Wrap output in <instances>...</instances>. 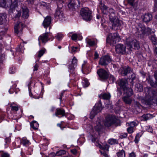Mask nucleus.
<instances>
[{"label":"nucleus","mask_w":157,"mask_h":157,"mask_svg":"<svg viewBox=\"0 0 157 157\" xmlns=\"http://www.w3.org/2000/svg\"><path fill=\"white\" fill-rule=\"evenodd\" d=\"M100 152L101 153V155H103L105 157H109V156L106 153V152L105 151H100Z\"/></svg>","instance_id":"nucleus-57"},{"label":"nucleus","mask_w":157,"mask_h":157,"mask_svg":"<svg viewBox=\"0 0 157 157\" xmlns=\"http://www.w3.org/2000/svg\"><path fill=\"white\" fill-rule=\"evenodd\" d=\"M121 74L123 76L126 75L130 73L132 71V69L128 66H126L121 68Z\"/></svg>","instance_id":"nucleus-12"},{"label":"nucleus","mask_w":157,"mask_h":157,"mask_svg":"<svg viewBox=\"0 0 157 157\" xmlns=\"http://www.w3.org/2000/svg\"><path fill=\"white\" fill-rule=\"evenodd\" d=\"M23 45L22 44L20 45L19 47L17 48L16 49V52L21 53H22L25 49L23 48Z\"/></svg>","instance_id":"nucleus-38"},{"label":"nucleus","mask_w":157,"mask_h":157,"mask_svg":"<svg viewBox=\"0 0 157 157\" xmlns=\"http://www.w3.org/2000/svg\"><path fill=\"white\" fill-rule=\"evenodd\" d=\"M78 36H80V35L78 36L76 34H73L71 36V39L73 40H75L77 39Z\"/></svg>","instance_id":"nucleus-47"},{"label":"nucleus","mask_w":157,"mask_h":157,"mask_svg":"<svg viewBox=\"0 0 157 157\" xmlns=\"http://www.w3.org/2000/svg\"><path fill=\"white\" fill-rule=\"evenodd\" d=\"M117 82L121 89H123L124 91H125V89L128 84L126 80L123 79H121L117 81Z\"/></svg>","instance_id":"nucleus-14"},{"label":"nucleus","mask_w":157,"mask_h":157,"mask_svg":"<svg viewBox=\"0 0 157 157\" xmlns=\"http://www.w3.org/2000/svg\"><path fill=\"white\" fill-rule=\"evenodd\" d=\"M146 130L148 132H150L151 133H152L153 132V129L150 126H146Z\"/></svg>","instance_id":"nucleus-45"},{"label":"nucleus","mask_w":157,"mask_h":157,"mask_svg":"<svg viewBox=\"0 0 157 157\" xmlns=\"http://www.w3.org/2000/svg\"><path fill=\"white\" fill-rule=\"evenodd\" d=\"M99 6L102 12L104 14H106L107 11V7L104 4L101 2L100 3Z\"/></svg>","instance_id":"nucleus-27"},{"label":"nucleus","mask_w":157,"mask_h":157,"mask_svg":"<svg viewBox=\"0 0 157 157\" xmlns=\"http://www.w3.org/2000/svg\"><path fill=\"white\" fill-rule=\"evenodd\" d=\"M10 107H11V109L12 110H14L17 111L18 110V107L11 105Z\"/></svg>","instance_id":"nucleus-52"},{"label":"nucleus","mask_w":157,"mask_h":157,"mask_svg":"<svg viewBox=\"0 0 157 157\" xmlns=\"http://www.w3.org/2000/svg\"><path fill=\"white\" fill-rule=\"evenodd\" d=\"M109 21L112 24V30H117L120 28L121 21L115 16V14H111L109 16Z\"/></svg>","instance_id":"nucleus-2"},{"label":"nucleus","mask_w":157,"mask_h":157,"mask_svg":"<svg viewBox=\"0 0 157 157\" xmlns=\"http://www.w3.org/2000/svg\"><path fill=\"white\" fill-rule=\"evenodd\" d=\"M127 131L129 133H132L133 132V128L129 126V127L127 128Z\"/></svg>","instance_id":"nucleus-50"},{"label":"nucleus","mask_w":157,"mask_h":157,"mask_svg":"<svg viewBox=\"0 0 157 157\" xmlns=\"http://www.w3.org/2000/svg\"><path fill=\"white\" fill-rule=\"evenodd\" d=\"M127 136V134L126 133H122L121 134V138H124L126 137Z\"/></svg>","instance_id":"nucleus-59"},{"label":"nucleus","mask_w":157,"mask_h":157,"mask_svg":"<svg viewBox=\"0 0 157 157\" xmlns=\"http://www.w3.org/2000/svg\"><path fill=\"white\" fill-rule=\"evenodd\" d=\"M21 143L24 146L27 147L30 144V142L26 137H23L21 140Z\"/></svg>","instance_id":"nucleus-26"},{"label":"nucleus","mask_w":157,"mask_h":157,"mask_svg":"<svg viewBox=\"0 0 157 157\" xmlns=\"http://www.w3.org/2000/svg\"><path fill=\"white\" fill-rule=\"evenodd\" d=\"M1 157H10V155L7 153L3 152L1 154Z\"/></svg>","instance_id":"nucleus-55"},{"label":"nucleus","mask_w":157,"mask_h":157,"mask_svg":"<svg viewBox=\"0 0 157 157\" xmlns=\"http://www.w3.org/2000/svg\"><path fill=\"white\" fill-rule=\"evenodd\" d=\"M65 112L64 109L58 108L56 109L55 115L57 116L60 115L63 117L65 116Z\"/></svg>","instance_id":"nucleus-19"},{"label":"nucleus","mask_w":157,"mask_h":157,"mask_svg":"<svg viewBox=\"0 0 157 157\" xmlns=\"http://www.w3.org/2000/svg\"><path fill=\"white\" fill-rule=\"evenodd\" d=\"M154 76L156 80L155 82H154L153 80L150 79L149 80L148 82L152 86L156 87L157 86V71L155 72Z\"/></svg>","instance_id":"nucleus-23"},{"label":"nucleus","mask_w":157,"mask_h":157,"mask_svg":"<svg viewBox=\"0 0 157 157\" xmlns=\"http://www.w3.org/2000/svg\"><path fill=\"white\" fill-rule=\"evenodd\" d=\"M22 17L25 19H27L29 17V11L28 9L26 7L22 8Z\"/></svg>","instance_id":"nucleus-21"},{"label":"nucleus","mask_w":157,"mask_h":157,"mask_svg":"<svg viewBox=\"0 0 157 157\" xmlns=\"http://www.w3.org/2000/svg\"><path fill=\"white\" fill-rule=\"evenodd\" d=\"M62 7V6L59 7L58 5V7L54 14L55 18L60 20H63L64 18V15Z\"/></svg>","instance_id":"nucleus-6"},{"label":"nucleus","mask_w":157,"mask_h":157,"mask_svg":"<svg viewBox=\"0 0 157 157\" xmlns=\"http://www.w3.org/2000/svg\"><path fill=\"white\" fill-rule=\"evenodd\" d=\"M76 3L75 0H70V2L68 4V7L70 9L74 8Z\"/></svg>","instance_id":"nucleus-31"},{"label":"nucleus","mask_w":157,"mask_h":157,"mask_svg":"<svg viewBox=\"0 0 157 157\" xmlns=\"http://www.w3.org/2000/svg\"><path fill=\"white\" fill-rule=\"evenodd\" d=\"M115 117L111 115H109L106 117L104 124L105 126L109 127L115 123Z\"/></svg>","instance_id":"nucleus-8"},{"label":"nucleus","mask_w":157,"mask_h":157,"mask_svg":"<svg viewBox=\"0 0 157 157\" xmlns=\"http://www.w3.org/2000/svg\"><path fill=\"white\" fill-rule=\"evenodd\" d=\"M145 35H147L150 34H153V32L152 31L151 29L149 28H145Z\"/></svg>","instance_id":"nucleus-37"},{"label":"nucleus","mask_w":157,"mask_h":157,"mask_svg":"<svg viewBox=\"0 0 157 157\" xmlns=\"http://www.w3.org/2000/svg\"><path fill=\"white\" fill-rule=\"evenodd\" d=\"M31 127L34 129H37L38 127V124L36 121H33L30 124Z\"/></svg>","instance_id":"nucleus-32"},{"label":"nucleus","mask_w":157,"mask_h":157,"mask_svg":"<svg viewBox=\"0 0 157 157\" xmlns=\"http://www.w3.org/2000/svg\"><path fill=\"white\" fill-rule=\"evenodd\" d=\"M50 155L52 157H54L55 156L57 155V154L56 153L54 152H52L50 154Z\"/></svg>","instance_id":"nucleus-63"},{"label":"nucleus","mask_w":157,"mask_h":157,"mask_svg":"<svg viewBox=\"0 0 157 157\" xmlns=\"http://www.w3.org/2000/svg\"><path fill=\"white\" fill-rule=\"evenodd\" d=\"M51 17L49 16H47L45 18L43 23L44 27L46 29L47 27H49V30L51 28V27L49 26V25L51 23Z\"/></svg>","instance_id":"nucleus-18"},{"label":"nucleus","mask_w":157,"mask_h":157,"mask_svg":"<svg viewBox=\"0 0 157 157\" xmlns=\"http://www.w3.org/2000/svg\"><path fill=\"white\" fill-rule=\"evenodd\" d=\"M121 38L118 34L116 33L113 34H111L109 35L106 39V42L113 45L119 42Z\"/></svg>","instance_id":"nucleus-3"},{"label":"nucleus","mask_w":157,"mask_h":157,"mask_svg":"<svg viewBox=\"0 0 157 157\" xmlns=\"http://www.w3.org/2000/svg\"><path fill=\"white\" fill-rule=\"evenodd\" d=\"M137 33L141 36H143L145 35V27L143 25H140L137 28Z\"/></svg>","instance_id":"nucleus-16"},{"label":"nucleus","mask_w":157,"mask_h":157,"mask_svg":"<svg viewBox=\"0 0 157 157\" xmlns=\"http://www.w3.org/2000/svg\"><path fill=\"white\" fill-rule=\"evenodd\" d=\"M128 4L133 7L136 6L138 1L136 0H126Z\"/></svg>","instance_id":"nucleus-28"},{"label":"nucleus","mask_w":157,"mask_h":157,"mask_svg":"<svg viewBox=\"0 0 157 157\" xmlns=\"http://www.w3.org/2000/svg\"><path fill=\"white\" fill-rule=\"evenodd\" d=\"M82 85L83 87H86L88 86L89 83L88 80L86 79H84L82 82Z\"/></svg>","instance_id":"nucleus-41"},{"label":"nucleus","mask_w":157,"mask_h":157,"mask_svg":"<svg viewBox=\"0 0 157 157\" xmlns=\"http://www.w3.org/2000/svg\"><path fill=\"white\" fill-rule=\"evenodd\" d=\"M6 17L7 16L6 14H0V24H2L6 22Z\"/></svg>","instance_id":"nucleus-24"},{"label":"nucleus","mask_w":157,"mask_h":157,"mask_svg":"<svg viewBox=\"0 0 157 157\" xmlns=\"http://www.w3.org/2000/svg\"><path fill=\"white\" fill-rule=\"evenodd\" d=\"M38 67V65L37 63H36L34 66L33 71H36L37 70V68Z\"/></svg>","instance_id":"nucleus-61"},{"label":"nucleus","mask_w":157,"mask_h":157,"mask_svg":"<svg viewBox=\"0 0 157 157\" xmlns=\"http://www.w3.org/2000/svg\"><path fill=\"white\" fill-rule=\"evenodd\" d=\"M50 38H49V32H46L45 33H43L41 35H40L38 38V40L39 41V44H40V41L44 44L48 42V40H50Z\"/></svg>","instance_id":"nucleus-9"},{"label":"nucleus","mask_w":157,"mask_h":157,"mask_svg":"<svg viewBox=\"0 0 157 157\" xmlns=\"http://www.w3.org/2000/svg\"><path fill=\"white\" fill-rule=\"evenodd\" d=\"M56 38L58 40H60L63 37V35L61 33H58L55 36Z\"/></svg>","instance_id":"nucleus-43"},{"label":"nucleus","mask_w":157,"mask_h":157,"mask_svg":"<svg viewBox=\"0 0 157 157\" xmlns=\"http://www.w3.org/2000/svg\"><path fill=\"white\" fill-rule=\"evenodd\" d=\"M134 105L136 107H140L141 106L140 103L137 101H134Z\"/></svg>","instance_id":"nucleus-53"},{"label":"nucleus","mask_w":157,"mask_h":157,"mask_svg":"<svg viewBox=\"0 0 157 157\" xmlns=\"http://www.w3.org/2000/svg\"><path fill=\"white\" fill-rule=\"evenodd\" d=\"M46 50L45 48L42 49L39 51L38 56L39 58L41 57L44 53Z\"/></svg>","instance_id":"nucleus-40"},{"label":"nucleus","mask_w":157,"mask_h":157,"mask_svg":"<svg viewBox=\"0 0 157 157\" xmlns=\"http://www.w3.org/2000/svg\"><path fill=\"white\" fill-rule=\"evenodd\" d=\"M18 0H14L13 3L12 2L11 7H15L17 6Z\"/></svg>","instance_id":"nucleus-49"},{"label":"nucleus","mask_w":157,"mask_h":157,"mask_svg":"<svg viewBox=\"0 0 157 157\" xmlns=\"http://www.w3.org/2000/svg\"><path fill=\"white\" fill-rule=\"evenodd\" d=\"M77 60L75 57H74L72 61L71 64L69 66V68L70 70H74L77 66Z\"/></svg>","instance_id":"nucleus-22"},{"label":"nucleus","mask_w":157,"mask_h":157,"mask_svg":"<svg viewBox=\"0 0 157 157\" xmlns=\"http://www.w3.org/2000/svg\"><path fill=\"white\" fill-rule=\"evenodd\" d=\"M149 38L153 44L156 45L157 44L156 40L154 35H152L151 36H150Z\"/></svg>","instance_id":"nucleus-36"},{"label":"nucleus","mask_w":157,"mask_h":157,"mask_svg":"<svg viewBox=\"0 0 157 157\" xmlns=\"http://www.w3.org/2000/svg\"><path fill=\"white\" fill-rule=\"evenodd\" d=\"M15 69L14 67H12L10 68L9 72L10 74H13L15 73Z\"/></svg>","instance_id":"nucleus-48"},{"label":"nucleus","mask_w":157,"mask_h":157,"mask_svg":"<svg viewBox=\"0 0 157 157\" xmlns=\"http://www.w3.org/2000/svg\"><path fill=\"white\" fill-rule=\"evenodd\" d=\"M80 14L83 19L86 21H90L92 18L91 11L88 8H82Z\"/></svg>","instance_id":"nucleus-4"},{"label":"nucleus","mask_w":157,"mask_h":157,"mask_svg":"<svg viewBox=\"0 0 157 157\" xmlns=\"http://www.w3.org/2000/svg\"><path fill=\"white\" fill-rule=\"evenodd\" d=\"M115 50L117 53L124 54L131 53V46L129 44L126 46L120 44H117L115 46Z\"/></svg>","instance_id":"nucleus-1"},{"label":"nucleus","mask_w":157,"mask_h":157,"mask_svg":"<svg viewBox=\"0 0 157 157\" xmlns=\"http://www.w3.org/2000/svg\"><path fill=\"white\" fill-rule=\"evenodd\" d=\"M116 141L117 140H116L113 139H110L108 140L109 143L111 144H115L116 142Z\"/></svg>","instance_id":"nucleus-46"},{"label":"nucleus","mask_w":157,"mask_h":157,"mask_svg":"<svg viewBox=\"0 0 157 157\" xmlns=\"http://www.w3.org/2000/svg\"><path fill=\"white\" fill-rule=\"evenodd\" d=\"M20 25L22 27H23L24 26V24L21 22H20L18 24H16L14 26L15 33L18 36H20L22 34V28H20Z\"/></svg>","instance_id":"nucleus-13"},{"label":"nucleus","mask_w":157,"mask_h":157,"mask_svg":"<svg viewBox=\"0 0 157 157\" xmlns=\"http://www.w3.org/2000/svg\"><path fill=\"white\" fill-rule=\"evenodd\" d=\"M21 129V128L19 125H16L15 127V130H20Z\"/></svg>","instance_id":"nucleus-64"},{"label":"nucleus","mask_w":157,"mask_h":157,"mask_svg":"<svg viewBox=\"0 0 157 157\" xmlns=\"http://www.w3.org/2000/svg\"><path fill=\"white\" fill-rule=\"evenodd\" d=\"M102 105L100 102L97 103L90 114V118L91 119L94 118L95 116L98 113L100 112L102 109Z\"/></svg>","instance_id":"nucleus-5"},{"label":"nucleus","mask_w":157,"mask_h":157,"mask_svg":"<svg viewBox=\"0 0 157 157\" xmlns=\"http://www.w3.org/2000/svg\"><path fill=\"white\" fill-rule=\"evenodd\" d=\"M12 4V0H0V5L3 7H11Z\"/></svg>","instance_id":"nucleus-15"},{"label":"nucleus","mask_w":157,"mask_h":157,"mask_svg":"<svg viewBox=\"0 0 157 157\" xmlns=\"http://www.w3.org/2000/svg\"><path fill=\"white\" fill-rule=\"evenodd\" d=\"M136 77V75L134 73H133L131 75V78L132 79V81H133L134 79H135Z\"/></svg>","instance_id":"nucleus-60"},{"label":"nucleus","mask_w":157,"mask_h":157,"mask_svg":"<svg viewBox=\"0 0 157 157\" xmlns=\"http://www.w3.org/2000/svg\"><path fill=\"white\" fill-rule=\"evenodd\" d=\"M124 91V93L126 94V96H131L133 94V90L131 88H128L127 87L125 91Z\"/></svg>","instance_id":"nucleus-30"},{"label":"nucleus","mask_w":157,"mask_h":157,"mask_svg":"<svg viewBox=\"0 0 157 157\" xmlns=\"http://www.w3.org/2000/svg\"><path fill=\"white\" fill-rule=\"evenodd\" d=\"M109 80L110 82L111 83H113V82L115 80V79L113 76L110 75H109Z\"/></svg>","instance_id":"nucleus-44"},{"label":"nucleus","mask_w":157,"mask_h":157,"mask_svg":"<svg viewBox=\"0 0 157 157\" xmlns=\"http://www.w3.org/2000/svg\"><path fill=\"white\" fill-rule=\"evenodd\" d=\"M136 89L137 91L141 92L143 90V86L140 83H137L136 85Z\"/></svg>","instance_id":"nucleus-33"},{"label":"nucleus","mask_w":157,"mask_h":157,"mask_svg":"<svg viewBox=\"0 0 157 157\" xmlns=\"http://www.w3.org/2000/svg\"><path fill=\"white\" fill-rule=\"evenodd\" d=\"M71 52L72 53H75L76 52H77V50L78 48V47H71Z\"/></svg>","instance_id":"nucleus-54"},{"label":"nucleus","mask_w":157,"mask_h":157,"mask_svg":"<svg viewBox=\"0 0 157 157\" xmlns=\"http://www.w3.org/2000/svg\"><path fill=\"white\" fill-rule=\"evenodd\" d=\"M99 77L103 79H106L109 77V74L107 72L103 69H100L97 71Z\"/></svg>","instance_id":"nucleus-10"},{"label":"nucleus","mask_w":157,"mask_h":157,"mask_svg":"<svg viewBox=\"0 0 157 157\" xmlns=\"http://www.w3.org/2000/svg\"><path fill=\"white\" fill-rule=\"evenodd\" d=\"M99 97L101 99L104 100H107L109 99L110 97V95L109 94L104 93L101 94L100 95H99Z\"/></svg>","instance_id":"nucleus-29"},{"label":"nucleus","mask_w":157,"mask_h":157,"mask_svg":"<svg viewBox=\"0 0 157 157\" xmlns=\"http://www.w3.org/2000/svg\"><path fill=\"white\" fill-rule=\"evenodd\" d=\"M129 44L131 46V49L134 47V48L136 50H138L140 48L139 43L136 40L134 39L131 41L128 42L127 44Z\"/></svg>","instance_id":"nucleus-11"},{"label":"nucleus","mask_w":157,"mask_h":157,"mask_svg":"<svg viewBox=\"0 0 157 157\" xmlns=\"http://www.w3.org/2000/svg\"><path fill=\"white\" fill-rule=\"evenodd\" d=\"M139 138H140V136H139V134H137V135H136V136L135 137V139L134 140V141L136 143H138L139 140Z\"/></svg>","instance_id":"nucleus-51"},{"label":"nucleus","mask_w":157,"mask_h":157,"mask_svg":"<svg viewBox=\"0 0 157 157\" xmlns=\"http://www.w3.org/2000/svg\"><path fill=\"white\" fill-rule=\"evenodd\" d=\"M71 152L75 155H76L77 152V150L75 149L71 150Z\"/></svg>","instance_id":"nucleus-62"},{"label":"nucleus","mask_w":157,"mask_h":157,"mask_svg":"<svg viewBox=\"0 0 157 157\" xmlns=\"http://www.w3.org/2000/svg\"><path fill=\"white\" fill-rule=\"evenodd\" d=\"M108 10H109V12L111 13V14H110L109 16L111 14H114V13L115 11H114V10L113 8H109Z\"/></svg>","instance_id":"nucleus-56"},{"label":"nucleus","mask_w":157,"mask_h":157,"mask_svg":"<svg viewBox=\"0 0 157 157\" xmlns=\"http://www.w3.org/2000/svg\"><path fill=\"white\" fill-rule=\"evenodd\" d=\"M129 157H136V155L134 152L132 151L129 155Z\"/></svg>","instance_id":"nucleus-58"},{"label":"nucleus","mask_w":157,"mask_h":157,"mask_svg":"<svg viewBox=\"0 0 157 157\" xmlns=\"http://www.w3.org/2000/svg\"><path fill=\"white\" fill-rule=\"evenodd\" d=\"M142 18L144 22L147 23L151 20L152 16L151 14L147 13L142 16Z\"/></svg>","instance_id":"nucleus-17"},{"label":"nucleus","mask_w":157,"mask_h":157,"mask_svg":"<svg viewBox=\"0 0 157 157\" xmlns=\"http://www.w3.org/2000/svg\"><path fill=\"white\" fill-rule=\"evenodd\" d=\"M86 40L87 44L90 46H93L95 44L94 41L90 39H88Z\"/></svg>","instance_id":"nucleus-39"},{"label":"nucleus","mask_w":157,"mask_h":157,"mask_svg":"<svg viewBox=\"0 0 157 157\" xmlns=\"http://www.w3.org/2000/svg\"><path fill=\"white\" fill-rule=\"evenodd\" d=\"M111 60L110 56H105L100 59L99 64L102 66H106L110 63L111 62Z\"/></svg>","instance_id":"nucleus-7"},{"label":"nucleus","mask_w":157,"mask_h":157,"mask_svg":"<svg viewBox=\"0 0 157 157\" xmlns=\"http://www.w3.org/2000/svg\"><path fill=\"white\" fill-rule=\"evenodd\" d=\"M117 155L118 157H125V152L123 150H122L117 152Z\"/></svg>","instance_id":"nucleus-35"},{"label":"nucleus","mask_w":157,"mask_h":157,"mask_svg":"<svg viewBox=\"0 0 157 157\" xmlns=\"http://www.w3.org/2000/svg\"><path fill=\"white\" fill-rule=\"evenodd\" d=\"M66 153V151L64 150H61L56 152L57 156H61Z\"/></svg>","instance_id":"nucleus-42"},{"label":"nucleus","mask_w":157,"mask_h":157,"mask_svg":"<svg viewBox=\"0 0 157 157\" xmlns=\"http://www.w3.org/2000/svg\"><path fill=\"white\" fill-rule=\"evenodd\" d=\"M128 124L129 127L133 128L134 127L137 126L138 124V122L137 121H134L127 123V124Z\"/></svg>","instance_id":"nucleus-34"},{"label":"nucleus","mask_w":157,"mask_h":157,"mask_svg":"<svg viewBox=\"0 0 157 157\" xmlns=\"http://www.w3.org/2000/svg\"><path fill=\"white\" fill-rule=\"evenodd\" d=\"M131 96H124L122 98L123 101L126 104L130 105L132 101V99Z\"/></svg>","instance_id":"nucleus-20"},{"label":"nucleus","mask_w":157,"mask_h":157,"mask_svg":"<svg viewBox=\"0 0 157 157\" xmlns=\"http://www.w3.org/2000/svg\"><path fill=\"white\" fill-rule=\"evenodd\" d=\"M153 117V116L152 115L149 113H147L143 115L141 117V118H142V120L144 121H146L152 118Z\"/></svg>","instance_id":"nucleus-25"}]
</instances>
